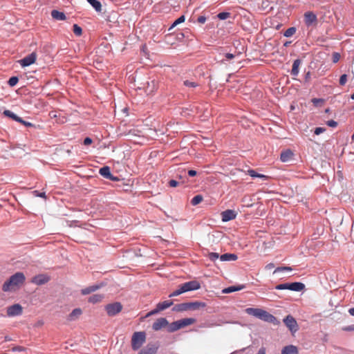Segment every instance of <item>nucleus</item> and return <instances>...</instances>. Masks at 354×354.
<instances>
[{
	"instance_id": "f8f14e48",
	"label": "nucleus",
	"mask_w": 354,
	"mask_h": 354,
	"mask_svg": "<svg viewBox=\"0 0 354 354\" xmlns=\"http://www.w3.org/2000/svg\"><path fill=\"white\" fill-rule=\"evenodd\" d=\"M185 292L200 289L201 283L196 280H192L182 284Z\"/></svg>"
},
{
	"instance_id": "c85d7f7f",
	"label": "nucleus",
	"mask_w": 354,
	"mask_h": 354,
	"mask_svg": "<svg viewBox=\"0 0 354 354\" xmlns=\"http://www.w3.org/2000/svg\"><path fill=\"white\" fill-rule=\"evenodd\" d=\"M87 2L95 9L97 12L102 10V4L98 0H86Z\"/></svg>"
},
{
	"instance_id": "4be33fe9",
	"label": "nucleus",
	"mask_w": 354,
	"mask_h": 354,
	"mask_svg": "<svg viewBox=\"0 0 354 354\" xmlns=\"http://www.w3.org/2000/svg\"><path fill=\"white\" fill-rule=\"evenodd\" d=\"M51 17L58 21H63L66 19V15L64 12L59 11L57 10H53L51 11Z\"/></svg>"
},
{
	"instance_id": "dca6fc26",
	"label": "nucleus",
	"mask_w": 354,
	"mask_h": 354,
	"mask_svg": "<svg viewBox=\"0 0 354 354\" xmlns=\"http://www.w3.org/2000/svg\"><path fill=\"white\" fill-rule=\"evenodd\" d=\"M158 349V346L156 344H147L146 346L142 348L138 353V354H156Z\"/></svg>"
},
{
	"instance_id": "4c0bfd02",
	"label": "nucleus",
	"mask_w": 354,
	"mask_h": 354,
	"mask_svg": "<svg viewBox=\"0 0 354 354\" xmlns=\"http://www.w3.org/2000/svg\"><path fill=\"white\" fill-rule=\"evenodd\" d=\"M220 257L221 255H219V254L217 252H209L207 254V257L212 261H216L218 259H220Z\"/></svg>"
},
{
	"instance_id": "ddd939ff",
	"label": "nucleus",
	"mask_w": 354,
	"mask_h": 354,
	"mask_svg": "<svg viewBox=\"0 0 354 354\" xmlns=\"http://www.w3.org/2000/svg\"><path fill=\"white\" fill-rule=\"evenodd\" d=\"M170 324L165 317L158 318L152 324V329L155 331H158L165 326H169Z\"/></svg>"
},
{
	"instance_id": "a211bd4d",
	"label": "nucleus",
	"mask_w": 354,
	"mask_h": 354,
	"mask_svg": "<svg viewBox=\"0 0 354 354\" xmlns=\"http://www.w3.org/2000/svg\"><path fill=\"white\" fill-rule=\"evenodd\" d=\"M293 156L294 153L290 149L282 151L280 154V160L283 162H288Z\"/></svg>"
},
{
	"instance_id": "58836bf2",
	"label": "nucleus",
	"mask_w": 354,
	"mask_h": 354,
	"mask_svg": "<svg viewBox=\"0 0 354 354\" xmlns=\"http://www.w3.org/2000/svg\"><path fill=\"white\" fill-rule=\"evenodd\" d=\"M106 286V283L100 282L93 284L91 286L93 292H95Z\"/></svg>"
},
{
	"instance_id": "e2e57ef3",
	"label": "nucleus",
	"mask_w": 354,
	"mask_h": 354,
	"mask_svg": "<svg viewBox=\"0 0 354 354\" xmlns=\"http://www.w3.org/2000/svg\"><path fill=\"white\" fill-rule=\"evenodd\" d=\"M257 178H261V179H263V180H267L268 178V176H266L264 174H259Z\"/></svg>"
},
{
	"instance_id": "1a4fd4ad",
	"label": "nucleus",
	"mask_w": 354,
	"mask_h": 354,
	"mask_svg": "<svg viewBox=\"0 0 354 354\" xmlns=\"http://www.w3.org/2000/svg\"><path fill=\"white\" fill-rule=\"evenodd\" d=\"M304 21L307 27H310L317 22V17L312 11H307L304 15Z\"/></svg>"
},
{
	"instance_id": "c03bdc74",
	"label": "nucleus",
	"mask_w": 354,
	"mask_h": 354,
	"mask_svg": "<svg viewBox=\"0 0 354 354\" xmlns=\"http://www.w3.org/2000/svg\"><path fill=\"white\" fill-rule=\"evenodd\" d=\"M17 122L21 123L22 124L27 127H32L35 126L32 123L23 120V118H21V117H19V121Z\"/></svg>"
},
{
	"instance_id": "72a5a7b5",
	"label": "nucleus",
	"mask_w": 354,
	"mask_h": 354,
	"mask_svg": "<svg viewBox=\"0 0 354 354\" xmlns=\"http://www.w3.org/2000/svg\"><path fill=\"white\" fill-rule=\"evenodd\" d=\"M184 292H185V291H184V289L181 284L177 290H176L175 291H174L173 292L169 294V297H176V296H178Z\"/></svg>"
},
{
	"instance_id": "7ed1b4c3",
	"label": "nucleus",
	"mask_w": 354,
	"mask_h": 354,
	"mask_svg": "<svg viewBox=\"0 0 354 354\" xmlns=\"http://www.w3.org/2000/svg\"><path fill=\"white\" fill-rule=\"evenodd\" d=\"M194 318H185L171 322L167 327L169 333H174L180 328L186 327L189 325L193 324L196 322Z\"/></svg>"
},
{
	"instance_id": "774afa93",
	"label": "nucleus",
	"mask_w": 354,
	"mask_h": 354,
	"mask_svg": "<svg viewBox=\"0 0 354 354\" xmlns=\"http://www.w3.org/2000/svg\"><path fill=\"white\" fill-rule=\"evenodd\" d=\"M12 339L11 337H10L9 336H5V341L6 342H9V341H11Z\"/></svg>"
},
{
	"instance_id": "f03ea898",
	"label": "nucleus",
	"mask_w": 354,
	"mask_h": 354,
	"mask_svg": "<svg viewBox=\"0 0 354 354\" xmlns=\"http://www.w3.org/2000/svg\"><path fill=\"white\" fill-rule=\"evenodd\" d=\"M25 279L26 277L24 273L17 272L15 274L11 275L9 279L3 283L2 286V290L4 292H9L11 290V287H19L20 285L24 283Z\"/></svg>"
},
{
	"instance_id": "37998d69",
	"label": "nucleus",
	"mask_w": 354,
	"mask_h": 354,
	"mask_svg": "<svg viewBox=\"0 0 354 354\" xmlns=\"http://www.w3.org/2000/svg\"><path fill=\"white\" fill-rule=\"evenodd\" d=\"M92 292H93L92 290V288L91 286L86 287L85 288H83L81 290V294L82 295H86L91 294Z\"/></svg>"
},
{
	"instance_id": "69168bd1",
	"label": "nucleus",
	"mask_w": 354,
	"mask_h": 354,
	"mask_svg": "<svg viewBox=\"0 0 354 354\" xmlns=\"http://www.w3.org/2000/svg\"><path fill=\"white\" fill-rule=\"evenodd\" d=\"M348 313L354 317V307L348 309Z\"/></svg>"
},
{
	"instance_id": "393cba45",
	"label": "nucleus",
	"mask_w": 354,
	"mask_h": 354,
	"mask_svg": "<svg viewBox=\"0 0 354 354\" xmlns=\"http://www.w3.org/2000/svg\"><path fill=\"white\" fill-rule=\"evenodd\" d=\"M171 310L174 312H183L188 310L187 302L174 305Z\"/></svg>"
},
{
	"instance_id": "aec40b11",
	"label": "nucleus",
	"mask_w": 354,
	"mask_h": 354,
	"mask_svg": "<svg viewBox=\"0 0 354 354\" xmlns=\"http://www.w3.org/2000/svg\"><path fill=\"white\" fill-rule=\"evenodd\" d=\"M301 63V60L300 59H296L294 60L292 64V70L290 71V75L297 77L299 73V66Z\"/></svg>"
},
{
	"instance_id": "f704fd0d",
	"label": "nucleus",
	"mask_w": 354,
	"mask_h": 354,
	"mask_svg": "<svg viewBox=\"0 0 354 354\" xmlns=\"http://www.w3.org/2000/svg\"><path fill=\"white\" fill-rule=\"evenodd\" d=\"M19 82V77L17 76H12L8 81V84L10 87L15 86Z\"/></svg>"
},
{
	"instance_id": "473e14b6",
	"label": "nucleus",
	"mask_w": 354,
	"mask_h": 354,
	"mask_svg": "<svg viewBox=\"0 0 354 354\" xmlns=\"http://www.w3.org/2000/svg\"><path fill=\"white\" fill-rule=\"evenodd\" d=\"M296 31L297 28L295 27H290L284 32L283 36L286 37H290L296 32Z\"/></svg>"
},
{
	"instance_id": "a878e982",
	"label": "nucleus",
	"mask_w": 354,
	"mask_h": 354,
	"mask_svg": "<svg viewBox=\"0 0 354 354\" xmlns=\"http://www.w3.org/2000/svg\"><path fill=\"white\" fill-rule=\"evenodd\" d=\"M183 85L186 88L192 90L199 86V84L191 80H185L183 81Z\"/></svg>"
},
{
	"instance_id": "8fccbe9b",
	"label": "nucleus",
	"mask_w": 354,
	"mask_h": 354,
	"mask_svg": "<svg viewBox=\"0 0 354 354\" xmlns=\"http://www.w3.org/2000/svg\"><path fill=\"white\" fill-rule=\"evenodd\" d=\"M326 124L330 127L335 128L337 126V122L333 120H330L326 122Z\"/></svg>"
},
{
	"instance_id": "5701e85b",
	"label": "nucleus",
	"mask_w": 354,
	"mask_h": 354,
	"mask_svg": "<svg viewBox=\"0 0 354 354\" xmlns=\"http://www.w3.org/2000/svg\"><path fill=\"white\" fill-rule=\"evenodd\" d=\"M237 259V255L232 253H225L223 254H221L220 257V260L221 261H236Z\"/></svg>"
},
{
	"instance_id": "412c9836",
	"label": "nucleus",
	"mask_w": 354,
	"mask_h": 354,
	"mask_svg": "<svg viewBox=\"0 0 354 354\" xmlns=\"http://www.w3.org/2000/svg\"><path fill=\"white\" fill-rule=\"evenodd\" d=\"M298 348L294 345H288L281 350V354H298Z\"/></svg>"
},
{
	"instance_id": "6ab92c4d",
	"label": "nucleus",
	"mask_w": 354,
	"mask_h": 354,
	"mask_svg": "<svg viewBox=\"0 0 354 354\" xmlns=\"http://www.w3.org/2000/svg\"><path fill=\"white\" fill-rule=\"evenodd\" d=\"M245 288V285H244V284L238 285V286H231L224 288L222 290V292L225 293V294H229V293L234 292L235 291L241 290L244 289Z\"/></svg>"
},
{
	"instance_id": "13d9d810",
	"label": "nucleus",
	"mask_w": 354,
	"mask_h": 354,
	"mask_svg": "<svg viewBox=\"0 0 354 354\" xmlns=\"http://www.w3.org/2000/svg\"><path fill=\"white\" fill-rule=\"evenodd\" d=\"M188 175L191 177H194L197 174V171L194 169H190L187 172Z\"/></svg>"
},
{
	"instance_id": "864d4df0",
	"label": "nucleus",
	"mask_w": 354,
	"mask_h": 354,
	"mask_svg": "<svg viewBox=\"0 0 354 354\" xmlns=\"http://www.w3.org/2000/svg\"><path fill=\"white\" fill-rule=\"evenodd\" d=\"M12 350L14 352H21V351H25V348L20 346H17L13 347Z\"/></svg>"
},
{
	"instance_id": "09e8293b",
	"label": "nucleus",
	"mask_w": 354,
	"mask_h": 354,
	"mask_svg": "<svg viewBox=\"0 0 354 354\" xmlns=\"http://www.w3.org/2000/svg\"><path fill=\"white\" fill-rule=\"evenodd\" d=\"M310 77H311V73L310 71H307L305 73V75H304V83L306 84V83H308L310 80Z\"/></svg>"
},
{
	"instance_id": "f3484780",
	"label": "nucleus",
	"mask_w": 354,
	"mask_h": 354,
	"mask_svg": "<svg viewBox=\"0 0 354 354\" xmlns=\"http://www.w3.org/2000/svg\"><path fill=\"white\" fill-rule=\"evenodd\" d=\"M206 303L203 301H195L187 302L188 310H198L206 307Z\"/></svg>"
},
{
	"instance_id": "a18cd8bd",
	"label": "nucleus",
	"mask_w": 354,
	"mask_h": 354,
	"mask_svg": "<svg viewBox=\"0 0 354 354\" xmlns=\"http://www.w3.org/2000/svg\"><path fill=\"white\" fill-rule=\"evenodd\" d=\"M340 59V54L337 52H334L332 55V61L333 63H337Z\"/></svg>"
},
{
	"instance_id": "79ce46f5",
	"label": "nucleus",
	"mask_w": 354,
	"mask_h": 354,
	"mask_svg": "<svg viewBox=\"0 0 354 354\" xmlns=\"http://www.w3.org/2000/svg\"><path fill=\"white\" fill-rule=\"evenodd\" d=\"M160 309L158 308V306L156 305V308L153 310H151V311H149V313H147V314L146 315V317H150L151 315H156V314H158L160 312Z\"/></svg>"
},
{
	"instance_id": "2eb2a0df",
	"label": "nucleus",
	"mask_w": 354,
	"mask_h": 354,
	"mask_svg": "<svg viewBox=\"0 0 354 354\" xmlns=\"http://www.w3.org/2000/svg\"><path fill=\"white\" fill-rule=\"evenodd\" d=\"M49 279H50V278L48 276H47L46 274H40L35 275L32 279V283H33L36 285H38V286H41V285H43V284H45L46 283H47L49 281Z\"/></svg>"
},
{
	"instance_id": "f257e3e1",
	"label": "nucleus",
	"mask_w": 354,
	"mask_h": 354,
	"mask_svg": "<svg viewBox=\"0 0 354 354\" xmlns=\"http://www.w3.org/2000/svg\"><path fill=\"white\" fill-rule=\"evenodd\" d=\"M245 311L248 315H252L265 322L271 323L273 324H279L278 320L273 315L262 308H245Z\"/></svg>"
},
{
	"instance_id": "2f4dec72",
	"label": "nucleus",
	"mask_w": 354,
	"mask_h": 354,
	"mask_svg": "<svg viewBox=\"0 0 354 354\" xmlns=\"http://www.w3.org/2000/svg\"><path fill=\"white\" fill-rule=\"evenodd\" d=\"M203 197L201 194L194 196L191 200V204L194 206L198 205L203 201Z\"/></svg>"
},
{
	"instance_id": "e433bc0d",
	"label": "nucleus",
	"mask_w": 354,
	"mask_h": 354,
	"mask_svg": "<svg viewBox=\"0 0 354 354\" xmlns=\"http://www.w3.org/2000/svg\"><path fill=\"white\" fill-rule=\"evenodd\" d=\"M73 31L77 36H80L82 34V28L76 24L73 26Z\"/></svg>"
},
{
	"instance_id": "6e6552de",
	"label": "nucleus",
	"mask_w": 354,
	"mask_h": 354,
	"mask_svg": "<svg viewBox=\"0 0 354 354\" xmlns=\"http://www.w3.org/2000/svg\"><path fill=\"white\" fill-rule=\"evenodd\" d=\"M99 174L106 179L117 182L119 181V178L115 176L111 172V169L109 166H104L101 167L99 170Z\"/></svg>"
},
{
	"instance_id": "a19ab883",
	"label": "nucleus",
	"mask_w": 354,
	"mask_h": 354,
	"mask_svg": "<svg viewBox=\"0 0 354 354\" xmlns=\"http://www.w3.org/2000/svg\"><path fill=\"white\" fill-rule=\"evenodd\" d=\"M312 103L315 106H319L321 104L324 103V99L323 98H313L311 100Z\"/></svg>"
},
{
	"instance_id": "338daca9",
	"label": "nucleus",
	"mask_w": 354,
	"mask_h": 354,
	"mask_svg": "<svg viewBox=\"0 0 354 354\" xmlns=\"http://www.w3.org/2000/svg\"><path fill=\"white\" fill-rule=\"evenodd\" d=\"M37 196L43 198V197L46 196V194H45V192H41V193H39V194H37Z\"/></svg>"
},
{
	"instance_id": "cd10ccee",
	"label": "nucleus",
	"mask_w": 354,
	"mask_h": 354,
	"mask_svg": "<svg viewBox=\"0 0 354 354\" xmlns=\"http://www.w3.org/2000/svg\"><path fill=\"white\" fill-rule=\"evenodd\" d=\"M158 306V308L160 309L161 311L171 307L174 305V300H166L162 302H159L157 304Z\"/></svg>"
},
{
	"instance_id": "ea45409f",
	"label": "nucleus",
	"mask_w": 354,
	"mask_h": 354,
	"mask_svg": "<svg viewBox=\"0 0 354 354\" xmlns=\"http://www.w3.org/2000/svg\"><path fill=\"white\" fill-rule=\"evenodd\" d=\"M292 268L291 267H290V266L277 267L274 270V274L277 273V272H282V271H292Z\"/></svg>"
},
{
	"instance_id": "bf43d9fd",
	"label": "nucleus",
	"mask_w": 354,
	"mask_h": 354,
	"mask_svg": "<svg viewBox=\"0 0 354 354\" xmlns=\"http://www.w3.org/2000/svg\"><path fill=\"white\" fill-rule=\"evenodd\" d=\"M225 57L227 59H232L235 57V55L232 53H227L225 55Z\"/></svg>"
},
{
	"instance_id": "7c9ffc66",
	"label": "nucleus",
	"mask_w": 354,
	"mask_h": 354,
	"mask_svg": "<svg viewBox=\"0 0 354 354\" xmlns=\"http://www.w3.org/2000/svg\"><path fill=\"white\" fill-rule=\"evenodd\" d=\"M3 113L5 116L12 119L16 122L19 121V116L10 110H5Z\"/></svg>"
},
{
	"instance_id": "5fc2aeb1",
	"label": "nucleus",
	"mask_w": 354,
	"mask_h": 354,
	"mask_svg": "<svg viewBox=\"0 0 354 354\" xmlns=\"http://www.w3.org/2000/svg\"><path fill=\"white\" fill-rule=\"evenodd\" d=\"M92 142H93V140L90 137H86L83 142L84 145H89Z\"/></svg>"
},
{
	"instance_id": "bb28decb",
	"label": "nucleus",
	"mask_w": 354,
	"mask_h": 354,
	"mask_svg": "<svg viewBox=\"0 0 354 354\" xmlns=\"http://www.w3.org/2000/svg\"><path fill=\"white\" fill-rule=\"evenodd\" d=\"M82 313V310L80 308H76L72 310V312L68 315V320L73 321L75 320L77 317L81 315Z\"/></svg>"
},
{
	"instance_id": "9b49d317",
	"label": "nucleus",
	"mask_w": 354,
	"mask_h": 354,
	"mask_svg": "<svg viewBox=\"0 0 354 354\" xmlns=\"http://www.w3.org/2000/svg\"><path fill=\"white\" fill-rule=\"evenodd\" d=\"M23 308L19 304H13L7 308V315L9 317L18 316L22 314Z\"/></svg>"
},
{
	"instance_id": "603ef678",
	"label": "nucleus",
	"mask_w": 354,
	"mask_h": 354,
	"mask_svg": "<svg viewBox=\"0 0 354 354\" xmlns=\"http://www.w3.org/2000/svg\"><path fill=\"white\" fill-rule=\"evenodd\" d=\"M169 185L171 187H176L179 185V182L176 180L171 179L169 181Z\"/></svg>"
},
{
	"instance_id": "20e7f679",
	"label": "nucleus",
	"mask_w": 354,
	"mask_h": 354,
	"mask_svg": "<svg viewBox=\"0 0 354 354\" xmlns=\"http://www.w3.org/2000/svg\"><path fill=\"white\" fill-rule=\"evenodd\" d=\"M146 334L144 331L135 332L131 337V347L133 351H137L141 348L145 342Z\"/></svg>"
},
{
	"instance_id": "6e6d98bb",
	"label": "nucleus",
	"mask_w": 354,
	"mask_h": 354,
	"mask_svg": "<svg viewBox=\"0 0 354 354\" xmlns=\"http://www.w3.org/2000/svg\"><path fill=\"white\" fill-rule=\"evenodd\" d=\"M344 331H354V324L349 325L343 328Z\"/></svg>"
},
{
	"instance_id": "423d86ee",
	"label": "nucleus",
	"mask_w": 354,
	"mask_h": 354,
	"mask_svg": "<svg viewBox=\"0 0 354 354\" xmlns=\"http://www.w3.org/2000/svg\"><path fill=\"white\" fill-rule=\"evenodd\" d=\"M104 308L109 317H113L121 312L122 310V305L120 302L115 301L106 305Z\"/></svg>"
},
{
	"instance_id": "de8ad7c7",
	"label": "nucleus",
	"mask_w": 354,
	"mask_h": 354,
	"mask_svg": "<svg viewBox=\"0 0 354 354\" xmlns=\"http://www.w3.org/2000/svg\"><path fill=\"white\" fill-rule=\"evenodd\" d=\"M326 131V129L324 127H316L314 131V133L315 135H319L324 133Z\"/></svg>"
},
{
	"instance_id": "4468645a",
	"label": "nucleus",
	"mask_w": 354,
	"mask_h": 354,
	"mask_svg": "<svg viewBox=\"0 0 354 354\" xmlns=\"http://www.w3.org/2000/svg\"><path fill=\"white\" fill-rule=\"evenodd\" d=\"M237 213L233 209H226L221 212V219L223 222H228L236 217Z\"/></svg>"
},
{
	"instance_id": "3c124183",
	"label": "nucleus",
	"mask_w": 354,
	"mask_h": 354,
	"mask_svg": "<svg viewBox=\"0 0 354 354\" xmlns=\"http://www.w3.org/2000/svg\"><path fill=\"white\" fill-rule=\"evenodd\" d=\"M248 174L252 177V178H257L258 175H259V173H257L255 170L254 169H249L248 171Z\"/></svg>"
},
{
	"instance_id": "39448f33",
	"label": "nucleus",
	"mask_w": 354,
	"mask_h": 354,
	"mask_svg": "<svg viewBox=\"0 0 354 354\" xmlns=\"http://www.w3.org/2000/svg\"><path fill=\"white\" fill-rule=\"evenodd\" d=\"M305 284L301 282L284 283L277 285L276 290H290L295 292H300L304 290Z\"/></svg>"
},
{
	"instance_id": "4d7b16f0",
	"label": "nucleus",
	"mask_w": 354,
	"mask_h": 354,
	"mask_svg": "<svg viewBox=\"0 0 354 354\" xmlns=\"http://www.w3.org/2000/svg\"><path fill=\"white\" fill-rule=\"evenodd\" d=\"M206 17L205 16H199L197 19V21L200 24H204L206 21Z\"/></svg>"
},
{
	"instance_id": "0e129e2a",
	"label": "nucleus",
	"mask_w": 354,
	"mask_h": 354,
	"mask_svg": "<svg viewBox=\"0 0 354 354\" xmlns=\"http://www.w3.org/2000/svg\"><path fill=\"white\" fill-rule=\"evenodd\" d=\"M185 37V34L183 32H180L177 35V38L179 40L183 39Z\"/></svg>"
},
{
	"instance_id": "c9c22d12",
	"label": "nucleus",
	"mask_w": 354,
	"mask_h": 354,
	"mask_svg": "<svg viewBox=\"0 0 354 354\" xmlns=\"http://www.w3.org/2000/svg\"><path fill=\"white\" fill-rule=\"evenodd\" d=\"M230 15L229 12H221L217 15V18L220 20H225L230 17Z\"/></svg>"
},
{
	"instance_id": "0eeeda50",
	"label": "nucleus",
	"mask_w": 354,
	"mask_h": 354,
	"mask_svg": "<svg viewBox=\"0 0 354 354\" xmlns=\"http://www.w3.org/2000/svg\"><path fill=\"white\" fill-rule=\"evenodd\" d=\"M283 323L292 333H296L299 329L297 321L292 315H287L283 319Z\"/></svg>"
},
{
	"instance_id": "b1692460",
	"label": "nucleus",
	"mask_w": 354,
	"mask_h": 354,
	"mask_svg": "<svg viewBox=\"0 0 354 354\" xmlns=\"http://www.w3.org/2000/svg\"><path fill=\"white\" fill-rule=\"evenodd\" d=\"M104 297V295L95 294L89 297V298L88 299V301L93 304H97L102 301Z\"/></svg>"
},
{
	"instance_id": "052dcab7",
	"label": "nucleus",
	"mask_w": 354,
	"mask_h": 354,
	"mask_svg": "<svg viewBox=\"0 0 354 354\" xmlns=\"http://www.w3.org/2000/svg\"><path fill=\"white\" fill-rule=\"evenodd\" d=\"M257 354H266V349L265 347H261Z\"/></svg>"
},
{
	"instance_id": "9d476101",
	"label": "nucleus",
	"mask_w": 354,
	"mask_h": 354,
	"mask_svg": "<svg viewBox=\"0 0 354 354\" xmlns=\"http://www.w3.org/2000/svg\"><path fill=\"white\" fill-rule=\"evenodd\" d=\"M37 59V54L35 52L31 53L23 59L19 61L21 67H27L34 64Z\"/></svg>"
},
{
	"instance_id": "680f3d73",
	"label": "nucleus",
	"mask_w": 354,
	"mask_h": 354,
	"mask_svg": "<svg viewBox=\"0 0 354 354\" xmlns=\"http://www.w3.org/2000/svg\"><path fill=\"white\" fill-rule=\"evenodd\" d=\"M274 268V264L273 263H270L266 266V270H271Z\"/></svg>"
},
{
	"instance_id": "c756f323",
	"label": "nucleus",
	"mask_w": 354,
	"mask_h": 354,
	"mask_svg": "<svg viewBox=\"0 0 354 354\" xmlns=\"http://www.w3.org/2000/svg\"><path fill=\"white\" fill-rule=\"evenodd\" d=\"M185 21V15H181L180 16L178 19H176L172 24L170 26V27L169 28L168 30L170 31L171 30H172L174 28H175L176 26H177L178 25L183 23L184 21Z\"/></svg>"
},
{
	"instance_id": "49530a36",
	"label": "nucleus",
	"mask_w": 354,
	"mask_h": 354,
	"mask_svg": "<svg viewBox=\"0 0 354 354\" xmlns=\"http://www.w3.org/2000/svg\"><path fill=\"white\" fill-rule=\"evenodd\" d=\"M346 82H347V75L342 74L339 78V84L341 86H344L346 83Z\"/></svg>"
}]
</instances>
